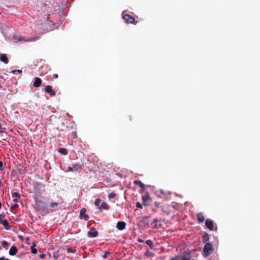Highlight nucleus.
Masks as SVG:
<instances>
[{"instance_id": "obj_20", "label": "nucleus", "mask_w": 260, "mask_h": 260, "mask_svg": "<svg viewBox=\"0 0 260 260\" xmlns=\"http://www.w3.org/2000/svg\"><path fill=\"white\" fill-rule=\"evenodd\" d=\"M57 203H51L49 206H48V210H51V208H53L54 207H55V206H57Z\"/></svg>"}, {"instance_id": "obj_25", "label": "nucleus", "mask_w": 260, "mask_h": 260, "mask_svg": "<svg viewBox=\"0 0 260 260\" xmlns=\"http://www.w3.org/2000/svg\"><path fill=\"white\" fill-rule=\"evenodd\" d=\"M2 245L3 247H7L8 246L9 244L7 241H4L2 242Z\"/></svg>"}, {"instance_id": "obj_33", "label": "nucleus", "mask_w": 260, "mask_h": 260, "mask_svg": "<svg viewBox=\"0 0 260 260\" xmlns=\"http://www.w3.org/2000/svg\"><path fill=\"white\" fill-rule=\"evenodd\" d=\"M207 239H206V238L205 237H204V239H203V240L204 241H206Z\"/></svg>"}, {"instance_id": "obj_22", "label": "nucleus", "mask_w": 260, "mask_h": 260, "mask_svg": "<svg viewBox=\"0 0 260 260\" xmlns=\"http://www.w3.org/2000/svg\"><path fill=\"white\" fill-rule=\"evenodd\" d=\"M58 151L59 153H62L64 155L67 154V150L64 148H61V149H59Z\"/></svg>"}, {"instance_id": "obj_5", "label": "nucleus", "mask_w": 260, "mask_h": 260, "mask_svg": "<svg viewBox=\"0 0 260 260\" xmlns=\"http://www.w3.org/2000/svg\"><path fill=\"white\" fill-rule=\"evenodd\" d=\"M177 260H190L188 254H183L177 256Z\"/></svg>"}, {"instance_id": "obj_17", "label": "nucleus", "mask_w": 260, "mask_h": 260, "mask_svg": "<svg viewBox=\"0 0 260 260\" xmlns=\"http://www.w3.org/2000/svg\"><path fill=\"white\" fill-rule=\"evenodd\" d=\"M63 250H66L68 253H74L75 250L70 247H67L66 248H63Z\"/></svg>"}, {"instance_id": "obj_18", "label": "nucleus", "mask_w": 260, "mask_h": 260, "mask_svg": "<svg viewBox=\"0 0 260 260\" xmlns=\"http://www.w3.org/2000/svg\"><path fill=\"white\" fill-rule=\"evenodd\" d=\"M134 184L139 185L142 188L144 187V184L140 181L136 180L134 181Z\"/></svg>"}, {"instance_id": "obj_26", "label": "nucleus", "mask_w": 260, "mask_h": 260, "mask_svg": "<svg viewBox=\"0 0 260 260\" xmlns=\"http://www.w3.org/2000/svg\"><path fill=\"white\" fill-rule=\"evenodd\" d=\"M136 206H137V208H140V209L142 208V205L140 203H139V202L137 203Z\"/></svg>"}, {"instance_id": "obj_11", "label": "nucleus", "mask_w": 260, "mask_h": 260, "mask_svg": "<svg viewBox=\"0 0 260 260\" xmlns=\"http://www.w3.org/2000/svg\"><path fill=\"white\" fill-rule=\"evenodd\" d=\"M45 91L50 93V95H55V92L52 89V88L50 86H47L46 87H45Z\"/></svg>"}, {"instance_id": "obj_1", "label": "nucleus", "mask_w": 260, "mask_h": 260, "mask_svg": "<svg viewBox=\"0 0 260 260\" xmlns=\"http://www.w3.org/2000/svg\"><path fill=\"white\" fill-rule=\"evenodd\" d=\"M213 251L212 245L207 243L204 246L203 249V254L205 256H208Z\"/></svg>"}, {"instance_id": "obj_2", "label": "nucleus", "mask_w": 260, "mask_h": 260, "mask_svg": "<svg viewBox=\"0 0 260 260\" xmlns=\"http://www.w3.org/2000/svg\"><path fill=\"white\" fill-rule=\"evenodd\" d=\"M5 217L6 214L5 213H0V224H2L6 230H8L10 226Z\"/></svg>"}, {"instance_id": "obj_19", "label": "nucleus", "mask_w": 260, "mask_h": 260, "mask_svg": "<svg viewBox=\"0 0 260 260\" xmlns=\"http://www.w3.org/2000/svg\"><path fill=\"white\" fill-rule=\"evenodd\" d=\"M35 246V244H33V245L30 247L31 252L34 254H36L37 253V250L36 249Z\"/></svg>"}, {"instance_id": "obj_24", "label": "nucleus", "mask_w": 260, "mask_h": 260, "mask_svg": "<svg viewBox=\"0 0 260 260\" xmlns=\"http://www.w3.org/2000/svg\"><path fill=\"white\" fill-rule=\"evenodd\" d=\"M116 196V194L114 192H111L108 195V198L109 199L114 198Z\"/></svg>"}, {"instance_id": "obj_28", "label": "nucleus", "mask_w": 260, "mask_h": 260, "mask_svg": "<svg viewBox=\"0 0 260 260\" xmlns=\"http://www.w3.org/2000/svg\"><path fill=\"white\" fill-rule=\"evenodd\" d=\"M3 162L0 161V170H3Z\"/></svg>"}, {"instance_id": "obj_34", "label": "nucleus", "mask_w": 260, "mask_h": 260, "mask_svg": "<svg viewBox=\"0 0 260 260\" xmlns=\"http://www.w3.org/2000/svg\"><path fill=\"white\" fill-rule=\"evenodd\" d=\"M0 260H5V259L3 257H1L0 258Z\"/></svg>"}, {"instance_id": "obj_15", "label": "nucleus", "mask_w": 260, "mask_h": 260, "mask_svg": "<svg viewBox=\"0 0 260 260\" xmlns=\"http://www.w3.org/2000/svg\"><path fill=\"white\" fill-rule=\"evenodd\" d=\"M43 203L41 202V201H38L37 202V207L39 211H43L44 208L43 207Z\"/></svg>"}, {"instance_id": "obj_4", "label": "nucleus", "mask_w": 260, "mask_h": 260, "mask_svg": "<svg viewBox=\"0 0 260 260\" xmlns=\"http://www.w3.org/2000/svg\"><path fill=\"white\" fill-rule=\"evenodd\" d=\"M89 237H96L98 235V232L94 229H91L87 233Z\"/></svg>"}, {"instance_id": "obj_30", "label": "nucleus", "mask_w": 260, "mask_h": 260, "mask_svg": "<svg viewBox=\"0 0 260 260\" xmlns=\"http://www.w3.org/2000/svg\"><path fill=\"white\" fill-rule=\"evenodd\" d=\"M170 260H177V256L175 257L172 258Z\"/></svg>"}, {"instance_id": "obj_35", "label": "nucleus", "mask_w": 260, "mask_h": 260, "mask_svg": "<svg viewBox=\"0 0 260 260\" xmlns=\"http://www.w3.org/2000/svg\"><path fill=\"white\" fill-rule=\"evenodd\" d=\"M41 258H43L44 257V255H42L40 256Z\"/></svg>"}, {"instance_id": "obj_23", "label": "nucleus", "mask_w": 260, "mask_h": 260, "mask_svg": "<svg viewBox=\"0 0 260 260\" xmlns=\"http://www.w3.org/2000/svg\"><path fill=\"white\" fill-rule=\"evenodd\" d=\"M149 196L148 195H146V196L143 197L142 199L144 203H145L147 200L149 199Z\"/></svg>"}, {"instance_id": "obj_32", "label": "nucleus", "mask_w": 260, "mask_h": 260, "mask_svg": "<svg viewBox=\"0 0 260 260\" xmlns=\"http://www.w3.org/2000/svg\"><path fill=\"white\" fill-rule=\"evenodd\" d=\"M147 242V243H148V244H150V243L151 242V241H150V240H148V241H147V242Z\"/></svg>"}, {"instance_id": "obj_9", "label": "nucleus", "mask_w": 260, "mask_h": 260, "mask_svg": "<svg viewBox=\"0 0 260 260\" xmlns=\"http://www.w3.org/2000/svg\"><path fill=\"white\" fill-rule=\"evenodd\" d=\"M206 225L210 230H213V221L210 219H207L206 221Z\"/></svg>"}, {"instance_id": "obj_12", "label": "nucleus", "mask_w": 260, "mask_h": 260, "mask_svg": "<svg viewBox=\"0 0 260 260\" xmlns=\"http://www.w3.org/2000/svg\"><path fill=\"white\" fill-rule=\"evenodd\" d=\"M12 198H13V201L17 203L18 202V200L20 198V195L17 192H14L12 194Z\"/></svg>"}, {"instance_id": "obj_10", "label": "nucleus", "mask_w": 260, "mask_h": 260, "mask_svg": "<svg viewBox=\"0 0 260 260\" xmlns=\"http://www.w3.org/2000/svg\"><path fill=\"white\" fill-rule=\"evenodd\" d=\"M109 208L108 205L106 202H102L101 203V205L98 207L99 210H107Z\"/></svg>"}, {"instance_id": "obj_31", "label": "nucleus", "mask_w": 260, "mask_h": 260, "mask_svg": "<svg viewBox=\"0 0 260 260\" xmlns=\"http://www.w3.org/2000/svg\"><path fill=\"white\" fill-rule=\"evenodd\" d=\"M57 77H58V76H57V74H55V75H54V77L55 78H57Z\"/></svg>"}, {"instance_id": "obj_16", "label": "nucleus", "mask_w": 260, "mask_h": 260, "mask_svg": "<svg viewBox=\"0 0 260 260\" xmlns=\"http://www.w3.org/2000/svg\"><path fill=\"white\" fill-rule=\"evenodd\" d=\"M198 219L200 222H203L205 220V217L202 213H198L197 214Z\"/></svg>"}, {"instance_id": "obj_21", "label": "nucleus", "mask_w": 260, "mask_h": 260, "mask_svg": "<svg viewBox=\"0 0 260 260\" xmlns=\"http://www.w3.org/2000/svg\"><path fill=\"white\" fill-rule=\"evenodd\" d=\"M101 203V201L100 199H96L95 201H94V205L98 207V208L100 206V204Z\"/></svg>"}, {"instance_id": "obj_3", "label": "nucleus", "mask_w": 260, "mask_h": 260, "mask_svg": "<svg viewBox=\"0 0 260 260\" xmlns=\"http://www.w3.org/2000/svg\"><path fill=\"white\" fill-rule=\"evenodd\" d=\"M123 18L124 20L127 22V23H132L135 22V19L134 18L130 16L128 14H124L123 15Z\"/></svg>"}, {"instance_id": "obj_6", "label": "nucleus", "mask_w": 260, "mask_h": 260, "mask_svg": "<svg viewBox=\"0 0 260 260\" xmlns=\"http://www.w3.org/2000/svg\"><path fill=\"white\" fill-rule=\"evenodd\" d=\"M85 211L86 210L85 208H82L80 210V217L84 219L85 220H87L88 219V216L85 214Z\"/></svg>"}, {"instance_id": "obj_36", "label": "nucleus", "mask_w": 260, "mask_h": 260, "mask_svg": "<svg viewBox=\"0 0 260 260\" xmlns=\"http://www.w3.org/2000/svg\"><path fill=\"white\" fill-rule=\"evenodd\" d=\"M116 260H118V259H116Z\"/></svg>"}, {"instance_id": "obj_29", "label": "nucleus", "mask_w": 260, "mask_h": 260, "mask_svg": "<svg viewBox=\"0 0 260 260\" xmlns=\"http://www.w3.org/2000/svg\"><path fill=\"white\" fill-rule=\"evenodd\" d=\"M19 72V73H21V70H17V71H16V70H14V71H12V73H14V72Z\"/></svg>"}, {"instance_id": "obj_13", "label": "nucleus", "mask_w": 260, "mask_h": 260, "mask_svg": "<svg viewBox=\"0 0 260 260\" xmlns=\"http://www.w3.org/2000/svg\"><path fill=\"white\" fill-rule=\"evenodd\" d=\"M17 252V248L13 246H12L9 250V254L11 255H14L16 254Z\"/></svg>"}, {"instance_id": "obj_14", "label": "nucleus", "mask_w": 260, "mask_h": 260, "mask_svg": "<svg viewBox=\"0 0 260 260\" xmlns=\"http://www.w3.org/2000/svg\"><path fill=\"white\" fill-rule=\"evenodd\" d=\"M0 59L5 63H7L8 62V59L5 54H0Z\"/></svg>"}, {"instance_id": "obj_7", "label": "nucleus", "mask_w": 260, "mask_h": 260, "mask_svg": "<svg viewBox=\"0 0 260 260\" xmlns=\"http://www.w3.org/2000/svg\"><path fill=\"white\" fill-rule=\"evenodd\" d=\"M126 224L124 222L119 221L117 223L116 227L120 230H122L125 228Z\"/></svg>"}, {"instance_id": "obj_27", "label": "nucleus", "mask_w": 260, "mask_h": 260, "mask_svg": "<svg viewBox=\"0 0 260 260\" xmlns=\"http://www.w3.org/2000/svg\"><path fill=\"white\" fill-rule=\"evenodd\" d=\"M109 251H107V252H105V254H104V255H103V257L104 258H105L106 257V256H107V255L108 254H109Z\"/></svg>"}, {"instance_id": "obj_8", "label": "nucleus", "mask_w": 260, "mask_h": 260, "mask_svg": "<svg viewBox=\"0 0 260 260\" xmlns=\"http://www.w3.org/2000/svg\"><path fill=\"white\" fill-rule=\"evenodd\" d=\"M42 80L39 78L36 77L35 78V82L33 83V86L36 87L40 86L41 84Z\"/></svg>"}]
</instances>
